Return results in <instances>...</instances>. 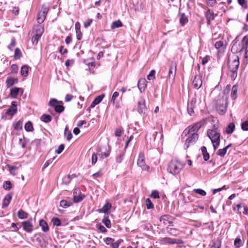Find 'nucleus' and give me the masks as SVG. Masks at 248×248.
Returning a JSON list of instances; mask_svg holds the SVG:
<instances>
[{
	"label": "nucleus",
	"mask_w": 248,
	"mask_h": 248,
	"mask_svg": "<svg viewBox=\"0 0 248 248\" xmlns=\"http://www.w3.org/2000/svg\"><path fill=\"white\" fill-rule=\"evenodd\" d=\"M240 64L239 58L237 55H233L229 60L228 67L231 73V79L234 80L237 77V71Z\"/></svg>",
	"instance_id": "f257e3e1"
},
{
	"label": "nucleus",
	"mask_w": 248,
	"mask_h": 248,
	"mask_svg": "<svg viewBox=\"0 0 248 248\" xmlns=\"http://www.w3.org/2000/svg\"><path fill=\"white\" fill-rule=\"evenodd\" d=\"M184 164L177 159L172 160L169 164L167 170L170 173L175 175L178 174L184 168Z\"/></svg>",
	"instance_id": "f03ea898"
},
{
	"label": "nucleus",
	"mask_w": 248,
	"mask_h": 248,
	"mask_svg": "<svg viewBox=\"0 0 248 248\" xmlns=\"http://www.w3.org/2000/svg\"><path fill=\"white\" fill-rule=\"evenodd\" d=\"M228 104V98L226 96H223L217 100L216 104V109L218 114L224 115L227 109Z\"/></svg>",
	"instance_id": "7ed1b4c3"
},
{
	"label": "nucleus",
	"mask_w": 248,
	"mask_h": 248,
	"mask_svg": "<svg viewBox=\"0 0 248 248\" xmlns=\"http://www.w3.org/2000/svg\"><path fill=\"white\" fill-rule=\"evenodd\" d=\"M207 134L212 142L214 141V142H216L217 141L220 140V131L215 125L213 126L212 129H208L207 130Z\"/></svg>",
	"instance_id": "20e7f679"
},
{
	"label": "nucleus",
	"mask_w": 248,
	"mask_h": 248,
	"mask_svg": "<svg viewBox=\"0 0 248 248\" xmlns=\"http://www.w3.org/2000/svg\"><path fill=\"white\" fill-rule=\"evenodd\" d=\"M106 244L109 246L110 248H119L121 244L123 242L122 239L115 241L114 239L110 237H107L104 239Z\"/></svg>",
	"instance_id": "39448f33"
},
{
	"label": "nucleus",
	"mask_w": 248,
	"mask_h": 248,
	"mask_svg": "<svg viewBox=\"0 0 248 248\" xmlns=\"http://www.w3.org/2000/svg\"><path fill=\"white\" fill-rule=\"evenodd\" d=\"M188 134L189 136L185 144V147L186 149H187L190 145L194 144L199 138V135L196 133H190V134Z\"/></svg>",
	"instance_id": "423d86ee"
},
{
	"label": "nucleus",
	"mask_w": 248,
	"mask_h": 248,
	"mask_svg": "<svg viewBox=\"0 0 248 248\" xmlns=\"http://www.w3.org/2000/svg\"><path fill=\"white\" fill-rule=\"evenodd\" d=\"M138 166L141 168L142 170H148L149 167L146 165L145 162L144 155L142 153H140L139 155V158L137 161Z\"/></svg>",
	"instance_id": "0eeeda50"
},
{
	"label": "nucleus",
	"mask_w": 248,
	"mask_h": 248,
	"mask_svg": "<svg viewBox=\"0 0 248 248\" xmlns=\"http://www.w3.org/2000/svg\"><path fill=\"white\" fill-rule=\"evenodd\" d=\"M177 64L176 62H172L170 65V68L168 73V78L174 81L176 73Z\"/></svg>",
	"instance_id": "6e6552de"
},
{
	"label": "nucleus",
	"mask_w": 248,
	"mask_h": 248,
	"mask_svg": "<svg viewBox=\"0 0 248 248\" xmlns=\"http://www.w3.org/2000/svg\"><path fill=\"white\" fill-rule=\"evenodd\" d=\"M110 149L108 144H107L98 148L97 154L99 155L104 156L105 157H108L110 153Z\"/></svg>",
	"instance_id": "1a4fd4ad"
},
{
	"label": "nucleus",
	"mask_w": 248,
	"mask_h": 248,
	"mask_svg": "<svg viewBox=\"0 0 248 248\" xmlns=\"http://www.w3.org/2000/svg\"><path fill=\"white\" fill-rule=\"evenodd\" d=\"M203 124V123L202 122L197 123L191 126H190L188 127V128L185 130L184 132L187 130V134H190V133H193L192 132L196 133L200 129Z\"/></svg>",
	"instance_id": "9d476101"
},
{
	"label": "nucleus",
	"mask_w": 248,
	"mask_h": 248,
	"mask_svg": "<svg viewBox=\"0 0 248 248\" xmlns=\"http://www.w3.org/2000/svg\"><path fill=\"white\" fill-rule=\"evenodd\" d=\"M202 84V76L201 75H196L193 80V85L195 89H200Z\"/></svg>",
	"instance_id": "9b49d317"
},
{
	"label": "nucleus",
	"mask_w": 248,
	"mask_h": 248,
	"mask_svg": "<svg viewBox=\"0 0 248 248\" xmlns=\"http://www.w3.org/2000/svg\"><path fill=\"white\" fill-rule=\"evenodd\" d=\"M196 100L192 98L190 102L187 103V111L189 115L192 116L194 113V108L195 107Z\"/></svg>",
	"instance_id": "f8f14e48"
},
{
	"label": "nucleus",
	"mask_w": 248,
	"mask_h": 248,
	"mask_svg": "<svg viewBox=\"0 0 248 248\" xmlns=\"http://www.w3.org/2000/svg\"><path fill=\"white\" fill-rule=\"evenodd\" d=\"M205 16L208 25L210 24L211 21L215 19L214 11L210 9H208L207 11L205 12Z\"/></svg>",
	"instance_id": "ddd939ff"
},
{
	"label": "nucleus",
	"mask_w": 248,
	"mask_h": 248,
	"mask_svg": "<svg viewBox=\"0 0 248 248\" xmlns=\"http://www.w3.org/2000/svg\"><path fill=\"white\" fill-rule=\"evenodd\" d=\"M81 192L79 188H76L73 192V200L75 202H78L81 201L83 197L80 195Z\"/></svg>",
	"instance_id": "4468645a"
},
{
	"label": "nucleus",
	"mask_w": 248,
	"mask_h": 248,
	"mask_svg": "<svg viewBox=\"0 0 248 248\" xmlns=\"http://www.w3.org/2000/svg\"><path fill=\"white\" fill-rule=\"evenodd\" d=\"M147 81L145 78H141L139 80L138 87L140 93L144 92L147 86Z\"/></svg>",
	"instance_id": "2eb2a0df"
},
{
	"label": "nucleus",
	"mask_w": 248,
	"mask_h": 248,
	"mask_svg": "<svg viewBox=\"0 0 248 248\" xmlns=\"http://www.w3.org/2000/svg\"><path fill=\"white\" fill-rule=\"evenodd\" d=\"M47 10H44L38 12L37 20L39 24H41L44 21L47 15Z\"/></svg>",
	"instance_id": "dca6fc26"
},
{
	"label": "nucleus",
	"mask_w": 248,
	"mask_h": 248,
	"mask_svg": "<svg viewBox=\"0 0 248 248\" xmlns=\"http://www.w3.org/2000/svg\"><path fill=\"white\" fill-rule=\"evenodd\" d=\"M138 111L140 114L144 113L147 109L144 99L141 98L140 100L138 102Z\"/></svg>",
	"instance_id": "f3484780"
},
{
	"label": "nucleus",
	"mask_w": 248,
	"mask_h": 248,
	"mask_svg": "<svg viewBox=\"0 0 248 248\" xmlns=\"http://www.w3.org/2000/svg\"><path fill=\"white\" fill-rule=\"evenodd\" d=\"M163 241L164 243L170 244H183L184 243L181 239H171L170 238H165Z\"/></svg>",
	"instance_id": "a211bd4d"
},
{
	"label": "nucleus",
	"mask_w": 248,
	"mask_h": 248,
	"mask_svg": "<svg viewBox=\"0 0 248 248\" xmlns=\"http://www.w3.org/2000/svg\"><path fill=\"white\" fill-rule=\"evenodd\" d=\"M160 221L165 225H169L172 222V217L169 215H164L160 217Z\"/></svg>",
	"instance_id": "6ab92c4d"
},
{
	"label": "nucleus",
	"mask_w": 248,
	"mask_h": 248,
	"mask_svg": "<svg viewBox=\"0 0 248 248\" xmlns=\"http://www.w3.org/2000/svg\"><path fill=\"white\" fill-rule=\"evenodd\" d=\"M17 106L16 102H12V106L10 108H8L6 110V114L13 116L17 112Z\"/></svg>",
	"instance_id": "aec40b11"
},
{
	"label": "nucleus",
	"mask_w": 248,
	"mask_h": 248,
	"mask_svg": "<svg viewBox=\"0 0 248 248\" xmlns=\"http://www.w3.org/2000/svg\"><path fill=\"white\" fill-rule=\"evenodd\" d=\"M31 219L28 221L22 222V226L24 231L27 232H31L32 231L33 225L31 223Z\"/></svg>",
	"instance_id": "412c9836"
},
{
	"label": "nucleus",
	"mask_w": 248,
	"mask_h": 248,
	"mask_svg": "<svg viewBox=\"0 0 248 248\" xmlns=\"http://www.w3.org/2000/svg\"><path fill=\"white\" fill-rule=\"evenodd\" d=\"M44 31V28L41 24H39V25L34 26L32 32L33 34H37L41 36Z\"/></svg>",
	"instance_id": "4be33fe9"
},
{
	"label": "nucleus",
	"mask_w": 248,
	"mask_h": 248,
	"mask_svg": "<svg viewBox=\"0 0 248 248\" xmlns=\"http://www.w3.org/2000/svg\"><path fill=\"white\" fill-rule=\"evenodd\" d=\"M18 79L14 78H8L6 80V84L7 88L11 87L17 83Z\"/></svg>",
	"instance_id": "5701e85b"
},
{
	"label": "nucleus",
	"mask_w": 248,
	"mask_h": 248,
	"mask_svg": "<svg viewBox=\"0 0 248 248\" xmlns=\"http://www.w3.org/2000/svg\"><path fill=\"white\" fill-rule=\"evenodd\" d=\"M11 199L12 196L10 194H7L5 196L2 203V208H5L8 206Z\"/></svg>",
	"instance_id": "b1692460"
},
{
	"label": "nucleus",
	"mask_w": 248,
	"mask_h": 248,
	"mask_svg": "<svg viewBox=\"0 0 248 248\" xmlns=\"http://www.w3.org/2000/svg\"><path fill=\"white\" fill-rule=\"evenodd\" d=\"M39 225L42 228V230L44 232H46L49 230V227L47 222L41 219L39 221Z\"/></svg>",
	"instance_id": "393cba45"
},
{
	"label": "nucleus",
	"mask_w": 248,
	"mask_h": 248,
	"mask_svg": "<svg viewBox=\"0 0 248 248\" xmlns=\"http://www.w3.org/2000/svg\"><path fill=\"white\" fill-rule=\"evenodd\" d=\"M75 29L76 31V35L78 40H80L82 38V33L80 31V24L78 22H76L75 24Z\"/></svg>",
	"instance_id": "a878e982"
},
{
	"label": "nucleus",
	"mask_w": 248,
	"mask_h": 248,
	"mask_svg": "<svg viewBox=\"0 0 248 248\" xmlns=\"http://www.w3.org/2000/svg\"><path fill=\"white\" fill-rule=\"evenodd\" d=\"M111 205L109 202L106 203L102 208L98 210L99 213H103L106 214L108 213V211L111 208Z\"/></svg>",
	"instance_id": "bb28decb"
},
{
	"label": "nucleus",
	"mask_w": 248,
	"mask_h": 248,
	"mask_svg": "<svg viewBox=\"0 0 248 248\" xmlns=\"http://www.w3.org/2000/svg\"><path fill=\"white\" fill-rule=\"evenodd\" d=\"M201 151L203 158L204 161H206L209 159V154L207 152L206 147L205 146H202L201 147Z\"/></svg>",
	"instance_id": "cd10ccee"
},
{
	"label": "nucleus",
	"mask_w": 248,
	"mask_h": 248,
	"mask_svg": "<svg viewBox=\"0 0 248 248\" xmlns=\"http://www.w3.org/2000/svg\"><path fill=\"white\" fill-rule=\"evenodd\" d=\"M179 20L181 25L183 26H185L188 21L187 17L185 13H182L181 14Z\"/></svg>",
	"instance_id": "c85d7f7f"
},
{
	"label": "nucleus",
	"mask_w": 248,
	"mask_h": 248,
	"mask_svg": "<svg viewBox=\"0 0 248 248\" xmlns=\"http://www.w3.org/2000/svg\"><path fill=\"white\" fill-rule=\"evenodd\" d=\"M20 89V88L17 87H15L12 89L10 91V95L11 97L14 98H16L19 93Z\"/></svg>",
	"instance_id": "c756f323"
},
{
	"label": "nucleus",
	"mask_w": 248,
	"mask_h": 248,
	"mask_svg": "<svg viewBox=\"0 0 248 248\" xmlns=\"http://www.w3.org/2000/svg\"><path fill=\"white\" fill-rule=\"evenodd\" d=\"M40 120L46 123H48L51 121L52 117L49 115L43 114L41 116Z\"/></svg>",
	"instance_id": "7c9ffc66"
},
{
	"label": "nucleus",
	"mask_w": 248,
	"mask_h": 248,
	"mask_svg": "<svg viewBox=\"0 0 248 248\" xmlns=\"http://www.w3.org/2000/svg\"><path fill=\"white\" fill-rule=\"evenodd\" d=\"M17 217L22 219L27 218L28 217V214L22 210H19L17 212Z\"/></svg>",
	"instance_id": "2f4dec72"
},
{
	"label": "nucleus",
	"mask_w": 248,
	"mask_h": 248,
	"mask_svg": "<svg viewBox=\"0 0 248 248\" xmlns=\"http://www.w3.org/2000/svg\"><path fill=\"white\" fill-rule=\"evenodd\" d=\"M221 246V241L220 238H217L216 241H213L211 248H220Z\"/></svg>",
	"instance_id": "473e14b6"
},
{
	"label": "nucleus",
	"mask_w": 248,
	"mask_h": 248,
	"mask_svg": "<svg viewBox=\"0 0 248 248\" xmlns=\"http://www.w3.org/2000/svg\"><path fill=\"white\" fill-rule=\"evenodd\" d=\"M237 86L236 85H233L232 88L231 96L233 100H235L237 96Z\"/></svg>",
	"instance_id": "72a5a7b5"
},
{
	"label": "nucleus",
	"mask_w": 248,
	"mask_h": 248,
	"mask_svg": "<svg viewBox=\"0 0 248 248\" xmlns=\"http://www.w3.org/2000/svg\"><path fill=\"white\" fill-rule=\"evenodd\" d=\"M234 128V124L232 123H230L226 127V132L228 134H232L233 132Z\"/></svg>",
	"instance_id": "f704fd0d"
},
{
	"label": "nucleus",
	"mask_w": 248,
	"mask_h": 248,
	"mask_svg": "<svg viewBox=\"0 0 248 248\" xmlns=\"http://www.w3.org/2000/svg\"><path fill=\"white\" fill-rule=\"evenodd\" d=\"M13 126L15 130H20L22 129L23 123L21 121H18L16 123H14L13 124Z\"/></svg>",
	"instance_id": "c9c22d12"
},
{
	"label": "nucleus",
	"mask_w": 248,
	"mask_h": 248,
	"mask_svg": "<svg viewBox=\"0 0 248 248\" xmlns=\"http://www.w3.org/2000/svg\"><path fill=\"white\" fill-rule=\"evenodd\" d=\"M64 135L66 137L67 140H70L72 138V134L69 130L68 127L66 126L64 129Z\"/></svg>",
	"instance_id": "e433bc0d"
},
{
	"label": "nucleus",
	"mask_w": 248,
	"mask_h": 248,
	"mask_svg": "<svg viewBox=\"0 0 248 248\" xmlns=\"http://www.w3.org/2000/svg\"><path fill=\"white\" fill-rule=\"evenodd\" d=\"M29 67L27 65H23L21 69V74L22 76L27 77L28 75Z\"/></svg>",
	"instance_id": "4c0bfd02"
},
{
	"label": "nucleus",
	"mask_w": 248,
	"mask_h": 248,
	"mask_svg": "<svg viewBox=\"0 0 248 248\" xmlns=\"http://www.w3.org/2000/svg\"><path fill=\"white\" fill-rule=\"evenodd\" d=\"M123 26L122 22L120 20H117L113 22L111 25V28L115 29L117 28L121 27Z\"/></svg>",
	"instance_id": "58836bf2"
},
{
	"label": "nucleus",
	"mask_w": 248,
	"mask_h": 248,
	"mask_svg": "<svg viewBox=\"0 0 248 248\" xmlns=\"http://www.w3.org/2000/svg\"><path fill=\"white\" fill-rule=\"evenodd\" d=\"M104 97H105L104 94H101L96 96L94 99V107L95 106V105H97L99 103H100L102 101V100H103V99L104 98Z\"/></svg>",
	"instance_id": "ea45409f"
},
{
	"label": "nucleus",
	"mask_w": 248,
	"mask_h": 248,
	"mask_svg": "<svg viewBox=\"0 0 248 248\" xmlns=\"http://www.w3.org/2000/svg\"><path fill=\"white\" fill-rule=\"evenodd\" d=\"M102 222L105 225L107 228H110L111 227V223L108 215H105L104 218L102 219Z\"/></svg>",
	"instance_id": "a19ab883"
},
{
	"label": "nucleus",
	"mask_w": 248,
	"mask_h": 248,
	"mask_svg": "<svg viewBox=\"0 0 248 248\" xmlns=\"http://www.w3.org/2000/svg\"><path fill=\"white\" fill-rule=\"evenodd\" d=\"M64 108L63 103L61 101L55 108V110L58 113H61L64 110Z\"/></svg>",
	"instance_id": "79ce46f5"
},
{
	"label": "nucleus",
	"mask_w": 248,
	"mask_h": 248,
	"mask_svg": "<svg viewBox=\"0 0 248 248\" xmlns=\"http://www.w3.org/2000/svg\"><path fill=\"white\" fill-rule=\"evenodd\" d=\"M25 129L27 131H32L33 130V127L31 122L28 121L25 125Z\"/></svg>",
	"instance_id": "37998d69"
},
{
	"label": "nucleus",
	"mask_w": 248,
	"mask_h": 248,
	"mask_svg": "<svg viewBox=\"0 0 248 248\" xmlns=\"http://www.w3.org/2000/svg\"><path fill=\"white\" fill-rule=\"evenodd\" d=\"M22 57V53L18 48L15 49L14 58L16 60L19 59Z\"/></svg>",
	"instance_id": "c03bdc74"
},
{
	"label": "nucleus",
	"mask_w": 248,
	"mask_h": 248,
	"mask_svg": "<svg viewBox=\"0 0 248 248\" xmlns=\"http://www.w3.org/2000/svg\"><path fill=\"white\" fill-rule=\"evenodd\" d=\"M227 150L226 149V148L224 147L223 149H219L217 151V154L220 157H224L227 153Z\"/></svg>",
	"instance_id": "a18cd8bd"
},
{
	"label": "nucleus",
	"mask_w": 248,
	"mask_h": 248,
	"mask_svg": "<svg viewBox=\"0 0 248 248\" xmlns=\"http://www.w3.org/2000/svg\"><path fill=\"white\" fill-rule=\"evenodd\" d=\"M145 202L147 209H151L154 208V205L150 199H147L145 201Z\"/></svg>",
	"instance_id": "49530a36"
},
{
	"label": "nucleus",
	"mask_w": 248,
	"mask_h": 248,
	"mask_svg": "<svg viewBox=\"0 0 248 248\" xmlns=\"http://www.w3.org/2000/svg\"><path fill=\"white\" fill-rule=\"evenodd\" d=\"M61 102V101H58L56 99H51L49 102V105L50 106L54 107L55 108L56 106H57Z\"/></svg>",
	"instance_id": "de8ad7c7"
},
{
	"label": "nucleus",
	"mask_w": 248,
	"mask_h": 248,
	"mask_svg": "<svg viewBox=\"0 0 248 248\" xmlns=\"http://www.w3.org/2000/svg\"><path fill=\"white\" fill-rule=\"evenodd\" d=\"M41 36L37 34H33V36L32 37L31 41L33 45L37 44L39 39L41 38Z\"/></svg>",
	"instance_id": "09e8293b"
},
{
	"label": "nucleus",
	"mask_w": 248,
	"mask_h": 248,
	"mask_svg": "<svg viewBox=\"0 0 248 248\" xmlns=\"http://www.w3.org/2000/svg\"><path fill=\"white\" fill-rule=\"evenodd\" d=\"M51 222L55 226H59L61 224V221L60 219L57 217L52 218L51 219Z\"/></svg>",
	"instance_id": "8fccbe9b"
},
{
	"label": "nucleus",
	"mask_w": 248,
	"mask_h": 248,
	"mask_svg": "<svg viewBox=\"0 0 248 248\" xmlns=\"http://www.w3.org/2000/svg\"><path fill=\"white\" fill-rule=\"evenodd\" d=\"M155 71L154 70H152L149 75L147 76V79L149 80H153L155 78Z\"/></svg>",
	"instance_id": "3c124183"
},
{
	"label": "nucleus",
	"mask_w": 248,
	"mask_h": 248,
	"mask_svg": "<svg viewBox=\"0 0 248 248\" xmlns=\"http://www.w3.org/2000/svg\"><path fill=\"white\" fill-rule=\"evenodd\" d=\"M193 191L196 193H197L200 195L205 196L206 195V192L203 189L199 188V189H194Z\"/></svg>",
	"instance_id": "603ef678"
},
{
	"label": "nucleus",
	"mask_w": 248,
	"mask_h": 248,
	"mask_svg": "<svg viewBox=\"0 0 248 248\" xmlns=\"http://www.w3.org/2000/svg\"><path fill=\"white\" fill-rule=\"evenodd\" d=\"M234 245L235 247L240 248L242 245V241L240 237H237L235 239L234 242Z\"/></svg>",
	"instance_id": "864d4df0"
},
{
	"label": "nucleus",
	"mask_w": 248,
	"mask_h": 248,
	"mask_svg": "<svg viewBox=\"0 0 248 248\" xmlns=\"http://www.w3.org/2000/svg\"><path fill=\"white\" fill-rule=\"evenodd\" d=\"M3 187L6 190H9L12 187V184L9 181H7L4 183Z\"/></svg>",
	"instance_id": "5fc2aeb1"
},
{
	"label": "nucleus",
	"mask_w": 248,
	"mask_h": 248,
	"mask_svg": "<svg viewBox=\"0 0 248 248\" xmlns=\"http://www.w3.org/2000/svg\"><path fill=\"white\" fill-rule=\"evenodd\" d=\"M241 128L244 131L248 130V120L242 123Z\"/></svg>",
	"instance_id": "6e6d98bb"
},
{
	"label": "nucleus",
	"mask_w": 248,
	"mask_h": 248,
	"mask_svg": "<svg viewBox=\"0 0 248 248\" xmlns=\"http://www.w3.org/2000/svg\"><path fill=\"white\" fill-rule=\"evenodd\" d=\"M60 206L63 208H67L70 206V203L65 200H62L60 202Z\"/></svg>",
	"instance_id": "4d7b16f0"
},
{
	"label": "nucleus",
	"mask_w": 248,
	"mask_h": 248,
	"mask_svg": "<svg viewBox=\"0 0 248 248\" xmlns=\"http://www.w3.org/2000/svg\"><path fill=\"white\" fill-rule=\"evenodd\" d=\"M123 131V130L122 127H119V128H117L115 130V136L117 137H120L122 134Z\"/></svg>",
	"instance_id": "13d9d810"
},
{
	"label": "nucleus",
	"mask_w": 248,
	"mask_h": 248,
	"mask_svg": "<svg viewBox=\"0 0 248 248\" xmlns=\"http://www.w3.org/2000/svg\"><path fill=\"white\" fill-rule=\"evenodd\" d=\"M124 154L123 153H120L119 154L117 155L116 157V161L117 163H121L123 159Z\"/></svg>",
	"instance_id": "bf43d9fd"
},
{
	"label": "nucleus",
	"mask_w": 248,
	"mask_h": 248,
	"mask_svg": "<svg viewBox=\"0 0 248 248\" xmlns=\"http://www.w3.org/2000/svg\"><path fill=\"white\" fill-rule=\"evenodd\" d=\"M84 62L89 66H93V61L92 60V57L90 59H86L84 60Z\"/></svg>",
	"instance_id": "052dcab7"
},
{
	"label": "nucleus",
	"mask_w": 248,
	"mask_h": 248,
	"mask_svg": "<svg viewBox=\"0 0 248 248\" xmlns=\"http://www.w3.org/2000/svg\"><path fill=\"white\" fill-rule=\"evenodd\" d=\"M8 167L9 168V171L11 174L15 175L16 174V170H17V168L16 166H8Z\"/></svg>",
	"instance_id": "680f3d73"
},
{
	"label": "nucleus",
	"mask_w": 248,
	"mask_h": 248,
	"mask_svg": "<svg viewBox=\"0 0 248 248\" xmlns=\"http://www.w3.org/2000/svg\"><path fill=\"white\" fill-rule=\"evenodd\" d=\"M96 227L102 232H105L107 231V229L103 225H102L101 223H97L96 225Z\"/></svg>",
	"instance_id": "e2e57ef3"
},
{
	"label": "nucleus",
	"mask_w": 248,
	"mask_h": 248,
	"mask_svg": "<svg viewBox=\"0 0 248 248\" xmlns=\"http://www.w3.org/2000/svg\"><path fill=\"white\" fill-rule=\"evenodd\" d=\"M71 181V176L70 175L64 177L62 179V182L65 184H68Z\"/></svg>",
	"instance_id": "0e129e2a"
},
{
	"label": "nucleus",
	"mask_w": 248,
	"mask_h": 248,
	"mask_svg": "<svg viewBox=\"0 0 248 248\" xmlns=\"http://www.w3.org/2000/svg\"><path fill=\"white\" fill-rule=\"evenodd\" d=\"M151 197L153 198L154 199L159 198L158 192L157 190L152 191L151 194Z\"/></svg>",
	"instance_id": "69168bd1"
},
{
	"label": "nucleus",
	"mask_w": 248,
	"mask_h": 248,
	"mask_svg": "<svg viewBox=\"0 0 248 248\" xmlns=\"http://www.w3.org/2000/svg\"><path fill=\"white\" fill-rule=\"evenodd\" d=\"M206 3L208 5L213 7L216 3V0H206Z\"/></svg>",
	"instance_id": "338daca9"
},
{
	"label": "nucleus",
	"mask_w": 248,
	"mask_h": 248,
	"mask_svg": "<svg viewBox=\"0 0 248 248\" xmlns=\"http://www.w3.org/2000/svg\"><path fill=\"white\" fill-rule=\"evenodd\" d=\"M223 46V42L221 41H217L215 45V46L217 49H219Z\"/></svg>",
	"instance_id": "774afa93"
}]
</instances>
